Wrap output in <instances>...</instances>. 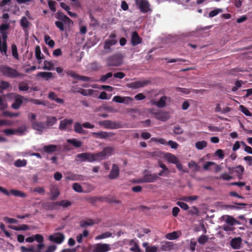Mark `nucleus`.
Listing matches in <instances>:
<instances>
[{
    "label": "nucleus",
    "mask_w": 252,
    "mask_h": 252,
    "mask_svg": "<svg viewBox=\"0 0 252 252\" xmlns=\"http://www.w3.org/2000/svg\"><path fill=\"white\" fill-rule=\"evenodd\" d=\"M55 17L59 21L55 22L56 27L62 32L64 30V24L70 26L73 24L72 21L62 12H58Z\"/></svg>",
    "instance_id": "f257e3e1"
},
{
    "label": "nucleus",
    "mask_w": 252,
    "mask_h": 252,
    "mask_svg": "<svg viewBox=\"0 0 252 252\" xmlns=\"http://www.w3.org/2000/svg\"><path fill=\"white\" fill-rule=\"evenodd\" d=\"M75 160L79 162L88 161L93 162L97 161L96 154L84 153L78 154L76 156Z\"/></svg>",
    "instance_id": "f03ea898"
},
{
    "label": "nucleus",
    "mask_w": 252,
    "mask_h": 252,
    "mask_svg": "<svg viewBox=\"0 0 252 252\" xmlns=\"http://www.w3.org/2000/svg\"><path fill=\"white\" fill-rule=\"evenodd\" d=\"M114 152V148L110 146H108L103 149V150L100 152L96 153L97 161L103 160L111 156Z\"/></svg>",
    "instance_id": "7ed1b4c3"
},
{
    "label": "nucleus",
    "mask_w": 252,
    "mask_h": 252,
    "mask_svg": "<svg viewBox=\"0 0 252 252\" xmlns=\"http://www.w3.org/2000/svg\"><path fill=\"white\" fill-rule=\"evenodd\" d=\"M98 124L106 129H118L122 127V125L120 123L110 120L100 121Z\"/></svg>",
    "instance_id": "20e7f679"
},
{
    "label": "nucleus",
    "mask_w": 252,
    "mask_h": 252,
    "mask_svg": "<svg viewBox=\"0 0 252 252\" xmlns=\"http://www.w3.org/2000/svg\"><path fill=\"white\" fill-rule=\"evenodd\" d=\"M1 73L9 77H17L20 76V74L17 70L7 65L1 66Z\"/></svg>",
    "instance_id": "39448f33"
},
{
    "label": "nucleus",
    "mask_w": 252,
    "mask_h": 252,
    "mask_svg": "<svg viewBox=\"0 0 252 252\" xmlns=\"http://www.w3.org/2000/svg\"><path fill=\"white\" fill-rule=\"evenodd\" d=\"M171 101V98L166 95L162 96L160 99L157 101L155 99H152L150 100V103L154 105H156L158 108L164 107L167 103H170Z\"/></svg>",
    "instance_id": "423d86ee"
},
{
    "label": "nucleus",
    "mask_w": 252,
    "mask_h": 252,
    "mask_svg": "<svg viewBox=\"0 0 252 252\" xmlns=\"http://www.w3.org/2000/svg\"><path fill=\"white\" fill-rule=\"evenodd\" d=\"M135 3L141 12L147 13L151 10L150 4L147 0H135Z\"/></svg>",
    "instance_id": "0eeeda50"
},
{
    "label": "nucleus",
    "mask_w": 252,
    "mask_h": 252,
    "mask_svg": "<svg viewBox=\"0 0 252 252\" xmlns=\"http://www.w3.org/2000/svg\"><path fill=\"white\" fill-rule=\"evenodd\" d=\"M150 83L151 81L149 80H139L128 84L127 87L132 89H136L147 86Z\"/></svg>",
    "instance_id": "6e6552de"
},
{
    "label": "nucleus",
    "mask_w": 252,
    "mask_h": 252,
    "mask_svg": "<svg viewBox=\"0 0 252 252\" xmlns=\"http://www.w3.org/2000/svg\"><path fill=\"white\" fill-rule=\"evenodd\" d=\"M110 250L109 244L99 243L94 246L92 252H107Z\"/></svg>",
    "instance_id": "1a4fd4ad"
},
{
    "label": "nucleus",
    "mask_w": 252,
    "mask_h": 252,
    "mask_svg": "<svg viewBox=\"0 0 252 252\" xmlns=\"http://www.w3.org/2000/svg\"><path fill=\"white\" fill-rule=\"evenodd\" d=\"M32 127L36 131V133L38 134H42L43 130L46 128L45 125L44 123L36 121L32 122Z\"/></svg>",
    "instance_id": "9d476101"
},
{
    "label": "nucleus",
    "mask_w": 252,
    "mask_h": 252,
    "mask_svg": "<svg viewBox=\"0 0 252 252\" xmlns=\"http://www.w3.org/2000/svg\"><path fill=\"white\" fill-rule=\"evenodd\" d=\"M150 112L154 115L156 119L163 122H165L170 118L169 113L165 111H159L157 112H153L152 110H151Z\"/></svg>",
    "instance_id": "9b49d317"
},
{
    "label": "nucleus",
    "mask_w": 252,
    "mask_h": 252,
    "mask_svg": "<svg viewBox=\"0 0 252 252\" xmlns=\"http://www.w3.org/2000/svg\"><path fill=\"white\" fill-rule=\"evenodd\" d=\"M65 236L64 234L61 233H55L49 237V240L53 242L61 244L64 240Z\"/></svg>",
    "instance_id": "f8f14e48"
},
{
    "label": "nucleus",
    "mask_w": 252,
    "mask_h": 252,
    "mask_svg": "<svg viewBox=\"0 0 252 252\" xmlns=\"http://www.w3.org/2000/svg\"><path fill=\"white\" fill-rule=\"evenodd\" d=\"M133 99L129 96L122 97L121 96L116 95L113 97L112 100L114 102L124 103L125 104H128L133 101Z\"/></svg>",
    "instance_id": "ddd939ff"
},
{
    "label": "nucleus",
    "mask_w": 252,
    "mask_h": 252,
    "mask_svg": "<svg viewBox=\"0 0 252 252\" xmlns=\"http://www.w3.org/2000/svg\"><path fill=\"white\" fill-rule=\"evenodd\" d=\"M107 63L109 66H118L121 63V60L118 56L114 55L107 59Z\"/></svg>",
    "instance_id": "4468645a"
},
{
    "label": "nucleus",
    "mask_w": 252,
    "mask_h": 252,
    "mask_svg": "<svg viewBox=\"0 0 252 252\" xmlns=\"http://www.w3.org/2000/svg\"><path fill=\"white\" fill-rule=\"evenodd\" d=\"M73 123L72 119H64L60 121L59 129L62 130H70Z\"/></svg>",
    "instance_id": "2eb2a0df"
},
{
    "label": "nucleus",
    "mask_w": 252,
    "mask_h": 252,
    "mask_svg": "<svg viewBox=\"0 0 252 252\" xmlns=\"http://www.w3.org/2000/svg\"><path fill=\"white\" fill-rule=\"evenodd\" d=\"M117 43V40L115 39V36L114 34H111L109 38L106 40L104 45V49L106 50H110V47L115 45Z\"/></svg>",
    "instance_id": "dca6fc26"
},
{
    "label": "nucleus",
    "mask_w": 252,
    "mask_h": 252,
    "mask_svg": "<svg viewBox=\"0 0 252 252\" xmlns=\"http://www.w3.org/2000/svg\"><path fill=\"white\" fill-rule=\"evenodd\" d=\"M92 135L95 138L106 139L114 136L115 134L112 132L99 131L97 132H92Z\"/></svg>",
    "instance_id": "f3484780"
},
{
    "label": "nucleus",
    "mask_w": 252,
    "mask_h": 252,
    "mask_svg": "<svg viewBox=\"0 0 252 252\" xmlns=\"http://www.w3.org/2000/svg\"><path fill=\"white\" fill-rule=\"evenodd\" d=\"M2 24H1V31H5L9 29L10 21L9 20V15L5 13L2 17Z\"/></svg>",
    "instance_id": "a211bd4d"
},
{
    "label": "nucleus",
    "mask_w": 252,
    "mask_h": 252,
    "mask_svg": "<svg viewBox=\"0 0 252 252\" xmlns=\"http://www.w3.org/2000/svg\"><path fill=\"white\" fill-rule=\"evenodd\" d=\"M222 219L227 224L231 226L240 224V222L238 220L231 216L223 215L222 216Z\"/></svg>",
    "instance_id": "6ab92c4d"
},
{
    "label": "nucleus",
    "mask_w": 252,
    "mask_h": 252,
    "mask_svg": "<svg viewBox=\"0 0 252 252\" xmlns=\"http://www.w3.org/2000/svg\"><path fill=\"white\" fill-rule=\"evenodd\" d=\"M242 242V239L241 237H236L230 241V245L233 249L238 250L241 247Z\"/></svg>",
    "instance_id": "aec40b11"
},
{
    "label": "nucleus",
    "mask_w": 252,
    "mask_h": 252,
    "mask_svg": "<svg viewBox=\"0 0 252 252\" xmlns=\"http://www.w3.org/2000/svg\"><path fill=\"white\" fill-rule=\"evenodd\" d=\"M119 172L120 170L118 165L113 164L110 173L108 175V178L111 180L115 179L119 176Z\"/></svg>",
    "instance_id": "412c9836"
},
{
    "label": "nucleus",
    "mask_w": 252,
    "mask_h": 252,
    "mask_svg": "<svg viewBox=\"0 0 252 252\" xmlns=\"http://www.w3.org/2000/svg\"><path fill=\"white\" fill-rule=\"evenodd\" d=\"M131 41L133 46L137 45L141 42L142 38L138 35L136 32L132 33Z\"/></svg>",
    "instance_id": "4be33fe9"
},
{
    "label": "nucleus",
    "mask_w": 252,
    "mask_h": 252,
    "mask_svg": "<svg viewBox=\"0 0 252 252\" xmlns=\"http://www.w3.org/2000/svg\"><path fill=\"white\" fill-rule=\"evenodd\" d=\"M147 183H153L157 180L159 177L157 174H146L144 175Z\"/></svg>",
    "instance_id": "5701e85b"
},
{
    "label": "nucleus",
    "mask_w": 252,
    "mask_h": 252,
    "mask_svg": "<svg viewBox=\"0 0 252 252\" xmlns=\"http://www.w3.org/2000/svg\"><path fill=\"white\" fill-rule=\"evenodd\" d=\"M50 193L52 194L51 199L54 200L59 195L60 191L57 186L52 185L50 188Z\"/></svg>",
    "instance_id": "b1692460"
},
{
    "label": "nucleus",
    "mask_w": 252,
    "mask_h": 252,
    "mask_svg": "<svg viewBox=\"0 0 252 252\" xmlns=\"http://www.w3.org/2000/svg\"><path fill=\"white\" fill-rule=\"evenodd\" d=\"M37 77H41L48 81L50 79L53 78V73L50 72H39L36 74Z\"/></svg>",
    "instance_id": "393cba45"
},
{
    "label": "nucleus",
    "mask_w": 252,
    "mask_h": 252,
    "mask_svg": "<svg viewBox=\"0 0 252 252\" xmlns=\"http://www.w3.org/2000/svg\"><path fill=\"white\" fill-rule=\"evenodd\" d=\"M23 97L20 95L16 96L14 102L12 104L11 106L14 109H18L23 103Z\"/></svg>",
    "instance_id": "a878e982"
},
{
    "label": "nucleus",
    "mask_w": 252,
    "mask_h": 252,
    "mask_svg": "<svg viewBox=\"0 0 252 252\" xmlns=\"http://www.w3.org/2000/svg\"><path fill=\"white\" fill-rule=\"evenodd\" d=\"M174 248V245L171 242H163L161 244L160 249L163 251H169Z\"/></svg>",
    "instance_id": "bb28decb"
},
{
    "label": "nucleus",
    "mask_w": 252,
    "mask_h": 252,
    "mask_svg": "<svg viewBox=\"0 0 252 252\" xmlns=\"http://www.w3.org/2000/svg\"><path fill=\"white\" fill-rule=\"evenodd\" d=\"M129 245L132 246L130 248L131 251L133 252H141L137 242L134 239L130 240L129 242Z\"/></svg>",
    "instance_id": "cd10ccee"
},
{
    "label": "nucleus",
    "mask_w": 252,
    "mask_h": 252,
    "mask_svg": "<svg viewBox=\"0 0 252 252\" xmlns=\"http://www.w3.org/2000/svg\"><path fill=\"white\" fill-rule=\"evenodd\" d=\"M159 166L162 168L161 171L158 175L159 176H167L170 173V170L166 166V165L163 163H159Z\"/></svg>",
    "instance_id": "c85d7f7f"
},
{
    "label": "nucleus",
    "mask_w": 252,
    "mask_h": 252,
    "mask_svg": "<svg viewBox=\"0 0 252 252\" xmlns=\"http://www.w3.org/2000/svg\"><path fill=\"white\" fill-rule=\"evenodd\" d=\"M164 158L167 161L174 164L176 163L178 160V159L175 156L170 153L165 154Z\"/></svg>",
    "instance_id": "c756f323"
},
{
    "label": "nucleus",
    "mask_w": 252,
    "mask_h": 252,
    "mask_svg": "<svg viewBox=\"0 0 252 252\" xmlns=\"http://www.w3.org/2000/svg\"><path fill=\"white\" fill-rule=\"evenodd\" d=\"M57 150V146L55 145H46L43 147V150L45 153H51L56 151Z\"/></svg>",
    "instance_id": "7c9ffc66"
},
{
    "label": "nucleus",
    "mask_w": 252,
    "mask_h": 252,
    "mask_svg": "<svg viewBox=\"0 0 252 252\" xmlns=\"http://www.w3.org/2000/svg\"><path fill=\"white\" fill-rule=\"evenodd\" d=\"M43 69L45 70H51L54 69L55 63L53 61H45L44 62Z\"/></svg>",
    "instance_id": "2f4dec72"
},
{
    "label": "nucleus",
    "mask_w": 252,
    "mask_h": 252,
    "mask_svg": "<svg viewBox=\"0 0 252 252\" xmlns=\"http://www.w3.org/2000/svg\"><path fill=\"white\" fill-rule=\"evenodd\" d=\"M10 193L12 195L21 198H25L26 197V194L24 192L16 189H11Z\"/></svg>",
    "instance_id": "473e14b6"
},
{
    "label": "nucleus",
    "mask_w": 252,
    "mask_h": 252,
    "mask_svg": "<svg viewBox=\"0 0 252 252\" xmlns=\"http://www.w3.org/2000/svg\"><path fill=\"white\" fill-rule=\"evenodd\" d=\"M83 127L82 125H81V124L75 123L74 126V131L78 133L84 134L85 133V131L83 129Z\"/></svg>",
    "instance_id": "72a5a7b5"
},
{
    "label": "nucleus",
    "mask_w": 252,
    "mask_h": 252,
    "mask_svg": "<svg viewBox=\"0 0 252 252\" xmlns=\"http://www.w3.org/2000/svg\"><path fill=\"white\" fill-rule=\"evenodd\" d=\"M67 142L72 144L74 147L79 148L82 146V142L76 139H69L67 140Z\"/></svg>",
    "instance_id": "f704fd0d"
},
{
    "label": "nucleus",
    "mask_w": 252,
    "mask_h": 252,
    "mask_svg": "<svg viewBox=\"0 0 252 252\" xmlns=\"http://www.w3.org/2000/svg\"><path fill=\"white\" fill-rule=\"evenodd\" d=\"M94 92L95 91L92 89L85 90L83 89H80L78 91L79 93L84 96H91L93 95Z\"/></svg>",
    "instance_id": "c9c22d12"
},
{
    "label": "nucleus",
    "mask_w": 252,
    "mask_h": 252,
    "mask_svg": "<svg viewBox=\"0 0 252 252\" xmlns=\"http://www.w3.org/2000/svg\"><path fill=\"white\" fill-rule=\"evenodd\" d=\"M188 166L193 172H197L199 170V166L193 161L189 162Z\"/></svg>",
    "instance_id": "e433bc0d"
},
{
    "label": "nucleus",
    "mask_w": 252,
    "mask_h": 252,
    "mask_svg": "<svg viewBox=\"0 0 252 252\" xmlns=\"http://www.w3.org/2000/svg\"><path fill=\"white\" fill-rule=\"evenodd\" d=\"M20 249L22 252H41L39 250H36L33 246H32L29 248L24 246H21Z\"/></svg>",
    "instance_id": "4c0bfd02"
},
{
    "label": "nucleus",
    "mask_w": 252,
    "mask_h": 252,
    "mask_svg": "<svg viewBox=\"0 0 252 252\" xmlns=\"http://www.w3.org/2000/svg\"><path fill=\"white\" fill-rule=\"evenodd\" d=\"M207 145V143L206 141L204 140H202L201 141H198L195 143L196 148L199 150H203L204 148H205Z\"/></svg>",
    "instance_id": "58836bf2"
},
{
    "label": "nucleus",
    "mask_w": 252,
    "mask_h": 252,
    "mask_svg": "<svg viewBox=\"0 0 252 252\" xmlns=\"http://www.w3.org/2000/svg\"><path fill=\"white\" fill-rule=\"evenodd\" d=\"M1 53L4 55L7 58L9 56V54L7 53V47L6 42L4 43L1 42Z\"/></svg>",
    "instance_id": "ea45409f"
},
{
    "label": "nucleus",
    "mask_w": 252,
    "mask_h": 252,
    "mask_svg": "<svg viewBox=\"0 0 252 252\" xmlns=\"http://www.w3.org/2000/svg\"><path fill=\"white\" fill-rule=\"evenodd\" d=\"M20 115L19 113H11L7 111L2 112L1 115L4 117H16Z\"/></svg>",
    "instance_id": "a19ab883"
},
{
    "label": "nucleus",
    "mask_w": 252,
    "mask_h": 252,
    "mask_svg": "<svg viewBox=\"0 0 252 252\" xmlns=\"http://www.w3.org/2000/svg\"><path fill=\"white\" fill-rule=\"evenodd\" d=\"M57 121L55 117H48L46 120V125L48 126H52Z\"/></svg>",
    "instance_id": "79ce46f5"
},
{
    "label": "nucleus",
    "mask_w": 252,
    "mask_h": 252,
    "mask_svg": "<svg viewBox=\"0 0 252 252\" xmlns=\"http://www.w3.org/2000/svg\"><path fill=\"white\" fill-rule=\"evenodd\" d=\"M35 54L36 58L38 60H40L43 59V55H41L40 48L39 46H36L35 49Z\"/></svg>",
    "instance_id": "37998d69"
},
{
    "label": "nucleus",
    "mask_w": 252,
    "mask_h": 252,
    "mask_svg": "<svg viewBox=\"0 0 252 252\" xmlns=\"http://www.w3.org/2000/svg\"><path fill=\"white\" fill-rule=\"evenodd\" d=\"M27 164V160L25 159H17L14 162V165L18 167L25 166Z\"/></svg>",
    "instance_id": "c03bdc74"
},
{
    "label": "nucleus",
    "mask_w": 252,
    "mask_h": 252,
    "mask_svg": "<svg viewBox=\"0 0 252 252\" xmlns=\"http://www.w3.org/2000/svg\"><path fill=\"white\" fill-rule=\"evenodd\" d=\"M44 40L46 44L48 45L50 47H53L55 45L54 41L52 40L48 35L44 36Z\"/></svg>",
    "instance_id": "a18cd8bd"
},
{
    "label": "nucleus",
    "mask_w": 252,
    "mask_h": 252,
    "mask_svg": "<svg viewBox=\"0 0 252 252\" xmlns=\"http://www.w3.org/2000/svg\"><path fill=\"white\" fill-rule=\"evenodd\" d=\"M21 26L25 29L27 28L29 26V22L26 17H23L20 20Z\"/></svg>",
    "instance_id": "49530a36"
},
{
    "label": "nucleus",
    "mask_w": 252,
    "mask_h": 252,
    "mask_svg": "<svg viewBox=\"0 0 252 252\" xmlns=\"http://www.w3.org/2000/svg\"><path fill=\"white\" fill-rule=\"evenodd\" d=\"M209 240V237L207 235H202L198 239V243L201 245H204Z\"/></svg>",
    "instance_id": "de8ad7c7"
},
{
    "label": "nucleus",
    "mask_w": 252,
    "mask_h": 252,
    "mask_svg": "<svg viewBox=\"0 0 252 252\" xmlns=\"http://www.w3.org/2000/svg\"><path fill=\"white\" fill-rule=\"evenodd\" d=\"M12 54L13 57L17 59H19V55L17 51V46L15 44H13L11 45Z\"/></svg>",
    "instance_id": "09e8293b"
},
{
    "label": "nucleus",
    "mask_w": 252,
    "mask_h": 252,
    "mask_svg": "<svg viewBox=\"0 0 252 252\" xmlns=\"http://www.w3.org/2000/svg\"><path fill=\"white\" fill-rule=\"evenodd\" d=\"M112 236V233L110 232H104L95 237V239L99 240L110 237Z\"/></svg>",
    "instance_id": "8fccbe9b"
},
{
    "label": "nucleus",
    "mask_w": 252,
    "mask_h": 252,
    "mask_svg": "<svg viewBox=\"0 0 252 252\" xmlns=\"http://www.w3.org/2000/svg\"><path fill=\"white\" fill-rule=\"evenodd\" d=\"M72 188L74 191L77 192H83L82 186L77 183H75L72 185Z\"/></svg>",
    "instance_id": "3c124183"
},
{
    "label": "nucleus",
    "mask_w": 252,
    "mask_h": 252,
    "mask_svg": "<svg viewBox=\"0 0 252 252\" xmlns=\"http://www.w3.org/2000/svg\"><path fill=\"white\" fill-rule=\"evenodd\" d=\"M178 237V234L176 231L169 233L166 235V238L169 240H175Z\"/></svg>",
    "instance_id": "603ef678"
},
{
    "label": "nucleus",
    "mask_w": 252,
    "mask_h": 252,
    "mask_svg": "<svg viewBox=\"0 0 252 252\" xmlns=\"http://www.w3.org/2000/svg\"><path fill=\"white\" fill-rule=\"evenodd\" d=\"M94 224V222L92 220H88L81 222L80 225L82 227H85L87 226H91Z\"/></svg>",
    "instance_id": "864d4df0"
},
{
    "label": "nucleus",
    "mask_w": 252,
    "mask_h": 252,
    "mask_svg": "<svg viewBox=\"0 0 252 252\" xmlns=\"http://www.w3.org/2000/svg\"><path fill=\"white\" fill-rule=\"evenodd\" d=\"M113 76L112 72H108L105 75L101 76L100 78L99 81L101 82H105L108 78L111 77Z\"/></svg>",
    "instance_id": "5fc2aeb1"
},
{
    "label": "nucleus",
    "mask_w": 252,
    "mask_h": 252,
    "mask_svg": "<svg viewBox=\"0 0 252 252\" xmlns=\"http://www.w3.org/2000/svg\"><path fill=\"white\" fill-rule=\"evenodd\" d=\"M240 110L246 116H251V113L248 110V109L244 106L241 105L239 106Z\"/></svg>",
    "instance_id": "6e6d98bb"
},
{
    "label": "nucleus",
    "mask_w": 252,
    "mask_h": 252,
    "mask_svg": "<svg viewBox=\"0 0 252 252\" xmlns=\"http://www.w3.org/2000/svg\"><path fill=\"white\" fill-rule=\"evenodd\" d=\"M198 198V196L196 195L190 196H185L182 198V200L186 202H189L191 201L196 200Z\"/></svg>",
    "instance_id": "4d7b16f0"
},
{
    "label": "nucleus",
    "mask_w": 252,
    "mask_h": 252,
    "mask_svg": "<svg viewBox=\"0 0 252 252\" xmlns=\"http://www.w3.org/2000/svg\"><path fill=\"white\" fill-rule=\"evenodd\" d=\"M222 11L221 9L217 8L210 12L209 15L210 17H213L217 15L219 13Z\"/></svg>",
    "instance_id": "13d9d810"
},
{
    "label": "nucleus",
    "mask_w": 252,
    "mask_h": 252,
    "mask_svg": "<svg viewBox=\"0 0 252 252\" xmlns=\"http://www.w3.org/2000/svg\"><path fill=\"white\" fill-rule=\"evenodd\" d=\"M215 155L221 159H222L224 158L223 151L221 149L216 150L215 153Z\"/></svg>",
    "instance_id": "bf43d9fd"
},
{
    "label": "nucleus",
    "mask_w": 252,
    "mask_h": 252,
    "mask_svg": "<svg viewBox=\"0 0 252 252\" xmlns=\"http://www.w3.org/2000/svg\"><path fill=\"white\" fill-rule=\"evenodd\" d=\"M29 87L27 84L20 83L19 85V89L21 91H27L29 90Z\"/></svg>",
    "instance_id": "052dcab7"
},
{
    "label": "nucleus",
    "mask_w": 252,
    "mask_h": 252,
    "mask_svg": "<svg viewBox=\"0 0 252 252\" xmlns=\"http://www.w3.org/2000/svg\"><path fill=\"white\" fill-rule=\"evenodd\" d=\"M170 146L172 149H176L179 146V144L175 141L169 140L167 142V144Z\"/></svg>",
    "instance_id": "680f3d73"
},
{
    "label": "nucleus",
    "mask_w": 252,
    "mask_h": 252,
    "mask_svg": "<svg viewBox=\"0 0 252 252\" xmlns=\"http://www.w3.org/2000/svg\"><path fill=\"white\" fill-rule=\"evenodd\" d=\"M15 130L16 131V134L18 133L19 134L22 135L27 130V127L25 126H23L15 129Z\"/></svg>",
    "instance_id": "e2e57ef3"
},
{
    "label": "nucleus",
    "mask_w": 252,
    "mask_h": 252,
    "mask_svg": "<svg viewBox=\"0 0 252 252\" xmlns=\"http://www.w3.org/2000/svg\"><path fill=\"white\" fill-rule=\"evenodd\" d=\"M3 220L6 223H17L18 220L15 219L9 218L8 217H4Z\"/></svg>",
    "instance_id": "0e129e2a"
},
{
    "label": "nucleus",
    "mask_w": 252,
    "mask_h": 252,
    "mask_svg": "<svg viewBox=\"0 0 252 252\" xmlns=\"http://www.w3.org/2000/svg\"><path fill=\"white\" fill-rule=\"evenodd\" d=\"M220 178L224 181H229L231 180L232 178V177L231 176L228 175L227 173H224L221 174V175L220 177Z\"/></svg>",
    "instance_id": "69168bd1"
},
{
    "label": "nucleus",
    "mask_w": 252,
    "mask_h": 252,
    "mask_svg": "<svg viewBox=\"0 0 252 252\" xmlns=\"http://www.w3.org/2000/svg\"><path fill=\"white\" fill-rule=\"evenodd\" d=\"M48 6H49L50 9L53 12H55L56 10V7H55L56 2L55 1L48 0Z\"/></svg>",
    "instance_id": "338daca9"
},
{
    "label": "nucleus",
    "mask_w": 252,
    "mask_h": 252,
    "mask_svg": "<svg viewBox=\"0 0 252 252\" xmlns=\"http://www.w3.org/2000/svg\"><path fill=\"white\" fill-rule=\"evenodd\" d=\"M183 129L180 126H175L173 128V132L175 134H181L183 133Z\"/></svg>",
    "instance_id": "774afa93"
}]
</instances>
